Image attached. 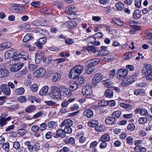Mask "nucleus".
<instances>
[{"instance_id": "e2e57ef3", "label": "nucleus", "mask_w": 152, "mask_h": 152, "mask_svg": "<svg viewBox=\"0 0 152 152\" xmlns=\"http://www.w3.org/2000/svg\"><path fill=\"white\" fill-rule=\"evenodd\" d=\"M26 130L23 128H21L18 130V134L21 136H23L26 133Z\"/></svg>"}, {"instance_id": "6ab92c4d", "label": "nucleus", "mask_w": 152, "mask_h": 152, "mask_svg": "<svg viewBox=\"0 0 152 152\" xmlns=\"http://www.w3.org/2000/svg\"><path fill=\"white\" fill-rule=\"evenodd\" d=\"M36 31L37 32H39L40 34H43L45 36H48L49 38H50L51 37L49 35L48 31L45 29H43L38 28L36 29Z\"/></svg>"}, {"instance_id": "393cba45", "label": "nucleus", "mask_w": 152, "mask_h": 152, "mask_svg": "<svg viewBox=\"0 0 152 152\" xmlns=\"http://www.w3.org/2000/svg\"><path fill=\"white\" fill-rule=\"evenodd\" d=\"M88 124V126L90 127H96L98 124V122L96 120H92L89 121Z\"/></svg>"}, {"instance_id": "3c124183", "label": "nucleus", "mask_w": 152, "mask_h": 152, "mask_svg": "<svg viewBox=\"0 0 152 152\" xmlns=\"http://www.w3.org/2000/svg\"><path fill=\"white\" fill-rule=\"evenodd\" d=\"M3 149L5 151H8L9 150L10 145L8 142H7L3 144L2 145Z\"/></svg>"}, {"instance_id": "f8f14e48", "label": "nucleus", "mask_w": 152, "mask_h": 152, "mask_svg": "<svg viewBox=\"0 0 152 152\" xmlns=\"http://www.w3.org/2000/svg\"><path fill=\"white\" fill-rule=\"evenodd\" d=\"M65 129H59L57 130L56 132V135L55 136L56 138H58L59 137L63 138L65 137L66 132H65Z\"/></svg>"}, {"instance_id": "774afa93", "label": "nucleus", "mask_w": 152, "mask_h": 152, "mask_svg": "<svg viewBox=\"0 0 152 152\" xmlns=\"http://www.w3.org/2000/svg\"><path fill=\"white\" fill-rule=\"evenodd\" d=\"M96 39L101 38L103 36V34L102 33L99 32L94 35Z\"/></svg>"}, {"instance_id": "c03bdc74", "label": "nucleus", "mask_w": 152, "mask_h": 152, "mask_svg": "<svg viewBox=\"0 0 152 152\" xmlns=\"http://www.w3.org/2000/svg\"><path fill=\"white\" fill-rule=\"evenodd\" d=\"M121 85L123 86H126L130 84L128 80V77L122 80L121 83Z\"/></svg>"}, {"instance_id": "09e8293b", "label": "nucleus", "mask_w": 152, "mask_h": 152, "mask_svg": "<svg viewBox=\"0 0 152 152\" xmlns=\"http://www.w3.org/2000/svg\"><path fill=\"white\" fill-rule=\"evenodd\" d=\"M51 91L56 93H60V89L57 87L55 86H51L50 87Z\"/></svg>"}, {"instance_id": "0e129e2a", "label": "nucleus", "mask_w": 152, "mask_h": 152, "mask_svg": "<svg viewBox=\"0 0 152 152\" xmlns=\"http://www.w3.org/2000/svg\"><path fill=\"white\" fill-rule=\"evenodd\" d=\"M132 57V53L131 52L126 53L123 57V58L125 60H127Z\"/></svg>"}, {"instance_id": "f3484780", "label": "nucleus", "mask_w": 152, "mask_h": 152, "mask_svg": "<svg viewBox=\"0 0 152 152\" xmlns=\"http://www.w3.org/2000/svg\"><path fill=\"white\" fill-rule=\"evenodd\" d=\"M12 45L11 42H4L0 44V50L8 48H10Z\"/></svg>"}, {"instance_id": "680f3d73", "label": "nucleus", "mask_w": 152, "mask_h": 152, "mask_svg": "<svg viewBox=\"0 0 152 152\" xmlns=\"http://www.w3.org/2000/svg\"><path fill=\"white\" fill-rule=\"evenodd\" d=\"M67 14H68V16L67 17H68L69 19L72 20L75 18L76 15L75 13H73L67 12Z\"/></svg>"}, {"instance_id": "c9c22d12", "label": "nucleus", "mask_w": 152, "mask_h": 152, "mask_svg": "<svg viewBox=\"0 0 152 152\" xmlns=\"http://www.w3.org/2000/svg\"><path fill=\"white\" fill-rule=\"evenodd\" d=\"M134 94L137 95L143 96L145 94L144 90L143 89H137L134 91Z\"/></svg>"}, {"instance_id": "7ed1b4c3", "label": "nucleus", "mask_w": 152, "mask_h": 152, "mask_svg": "<svg viewBox=\"0 0 152 152\" xmlns=\"http://www.w3.org/2000/svg\"><path fill=\"white\" fill-rule=\"evenodd\" d=\"M14 60H16L20 59L21 61H27L29 62L30 58L28 56V54L26 52H22L18 54L16 53L13 56Z\"/></svg>"}, {"instance_id": "2f4dec72", "label": "nucleus", "mask_w": 152, "mask_h": 152, "mask_svg": "<svg viewBox=\"0 0 152 152\" xmlns=\"http://www.w3.org/2000/svg\"><path fill=\"white\" fill-rule=\"evenodd\" d=\"M110 136L107 134L103 135L100 138V140L101 141L106 142L110 140Z\"/></svg>"}, {"instance_id": "4468645a", "label": "nucleus", "mask_w": 152, "mask_h": 152, "mask_svg": "<svg viewBox=\"0 0 152 152\" xmlns=\"http://www.w3.org/2000/svg\"><path fill=\"white\" fill-rule=\"evenodd\" d=\"M23 66V63L21 64H15L10 69V70L12 72L18 71Z\"/></svg>"}, {"instance_id": "f03ea898", "label": "nucleus", "mask_w": 152, "mask_h": 152, "mask_svg": "<svg viewBox=\"0 0 152 152\" xmlns=\"http://www.w3.org/2000/svg\"><path fill=\"white\" fill-rule=\"evenodd\" d=\"M60 93H56L51 92L50 94V96L53 99L57 100L60 99L61 96L66 97V88L64 86H61V87Z\"/></svg>"}, {"instance_id": "58836bf2", "label": "nucleus", "mask_w": 152, "mask_h": 152, "mask_svg": "<svg viewBox=\"0 0 152 152\" xmlns=\"http://www.w3.org/2000/svg\"><path fill=\"white\" fill-rule=\"evenodd\" d=\"M67 23H68L69 28H74L77 25V23L76 22L72 20L68 21Z\"/></svg>"}, {"instance_id": "b1692460", "label": "nucleus", "mask_w": 152, "mask_h": 152, "mask_svg": "<svg viewBox=\"0 0 152 152\" xmlns=\"http://www.w3.org/2000/svg\"><path fill=\"white\" fill-rule=\"evenodd\" d=\"M100 50V55L101 56H103L107 54L109 51L107 49L106 47L104 46H101Z\"/></svg>"}, {"instance_id": "c756f323", "label": "nucleus", "mask_w": 152, "mask_h": 152, "mask_svg": "<svg viewBox=\"0 0 152 152\" xmlns=\"http://www.w3.org/2000/svg\"><path fill=\"white\" fill-rule=\"evenodd\" d=\"M128 80L130 84L134 82L137 79V74H134L130 76L127 77Z\"/></svg>"}, {"instance_id": "20e7f679", "label": "nucleus", "mask_w": 152, "mask_h": 152, "mask_svg": "<svg viewBox=\"0 0 152 152\" xmlns=\"http://www.w3.org/2000/svg\"><path fill=\"white\" fill-rule=\"evenodd\" d=\"M8 114L2 113L0 116V125L2 126L6 125L7 122L10 121L12 118V117L9 116L7 117Z\"/></svg>"}, {"instance_id": "37998d69", "label": "nucleus", "mask_w": 152, "mask_h": 152, "mask_svg": "<svg viewBox=\"0 0 152 152\" xmlns=\"http://www.w3.org/2000/svg\"><path fill=\"white\" fill-rule=\"evenodd\" d=\"M25 91V89L22 87L17 89L15 90V93L18 95H21L24 93Z\"/></svg>"}, {"instance_id": "39448f33", "label": "nucleus", "mask_w": 152, "mask_h": 152, "mask_svg": "<svg viewBox=\"0 0 152 152\" xmlns=\"http://www.w3.org/2000/svg\"><path fill=\"white\" fill-rule=\"evenodd\" d=\"M103 79V76L99 73L96 74L92 79V83L95 86H97V83L100 82Z\"/></svg>"}, {"instance_id": "a878e982", "label": "nucleus", "mask_w": 152, "mask_h": 152, "mask_svg": "<svg viewBox=\"0 0 152 152\" xmlns=\"http://www.w3.org/2000/svg\"><path fill=\"white\" fill-rule=\"evenodd\" d=\"M115 7L118 11H121L124 8V4L121 2H117L115 5Z\"/></svg>"}, {"instance_id": "de8ad7c7", "label": "nucleus", "mask_w": 152, "mask_h": 152, "mask_svg": "<svg viewBox=\"0 0 152 152\" xmlns=\"http://www.w3.org/2000/svg\"><path fill=\"white\" fill-rule=\"evenodd\" d=\"M68 13H73V12L76 11L77 10L76 8L73 6H71L68 7Z\"/></svg>"}, {"instance_id": "338daca9", "label": "nucleus", "mask_w": 152, "mask_h": 152, "mask_svg": "<svg viewBox=\"0 0 152 152\" xmlns=\"http://www.w3.org/2000/svg\"><path fill=\"white\" fill-rule=\"evenodd\" d=\"M84 133L83 132H78L75 138L76 139H79L84 136Z\"/></svg>"}, {"instance_id": "052dcab7", "label": "nucleus", "mask_w": 152, "mask_h": 152, "mask_svg": "<svg viewBox=\"0 0 152 152\" xmlns=\"http://www.w3.org/2000/svg\"><path fill=\"white\" fill-rule=\"evenodd\" d=\"M28 68L30 71H34L37 69V67L35 64H31L29 66Z\"/></svg>"}, {"instance_id": "a19ab883", "label": "nucleus", "mask_w": 152, "mask_h": 152, "mask_svg": "<svg viewBox=\"0 0 152 152\" xmlns=\"http://www.w3.org/2000/svg\"><path fill=\"white\" fill-rule=\"evenodd\" d=\"M113 92L110 89H108L105 91L104 95L106 97L110 98L113 96Z\"/></svg>"}, {"instance_id": "ea45409f", "label": "nucleus", "mask_w": 152, "mask_h": 152, "mask_svg": "<svg viewBox=\"0 0 152 152\" xmlns=\"http://www.w3.org/2000/svg\"><path fill=\"white\" fill-rule=\"evenodd\" d=\"M36 107L34 105H30L27 107L25 109V111L27 113H29L34 110L36 109Z\"/></svg>"}, {"instance_id": "423d86ee", "label": "nucleus", "mask_w": 152, "mask_h": 152, "mask_svg": "<svg viewBox=\"0 0 152 152\" xmlns=\"http://www.w3.org/2000/svg\"><path fill=\"white\" fill-rule=\"evenodd\" d=\"M94 65L93 61L89 62L88 65L85 67L86 73L88 74L92 73L94 70Z\"/></svg>"}, {"instance_id": "5fc2aeb1", "label": "nucleus", "mask_w": 152, "mask_h": 152, "mask_svg": "<svg viewBox=\"0 0 152 152\" xmlns=\"http://www.w3.org/2000/svg\"><path fill=\"white\" fill-rule=\"evenodd\" d=\"M98 104L100 107L105 106L108 105V101L103 100L98 102Z\"/></svg>"}, {"instance_id": "72a5a7b5", "label": "nucleus", "mask_w": 152, "mask_h": 152, "mask_svg": "<svg viewBox=\"0 0 152 152\" xmlns=\"http://www.w3.org/2000/svg\"><path fill=\"white\" fill-rule=\"evenodd\" d=\"M43 59L42 56H40V54L37 53L35 56V61L36 64H39L41 61Z\"/></svg>"}, {"instance_id": "603ef678", "label": "nucleus", "mask_w": 152, "mask_h": 152, "mask_svg": "<svg viewBox=\"0 0 152 152\" xmlns=\"http://www.w3.org/2000/svg\"><path fill=\"white\" fill-rule=\"evenodd\" d=\"M126 142L129 145H131L133 144V140L132 137L129 136L126 138Z\"/></svg>"}, {"instance_id": "864d4df0", "label": "nucleus", "mask_w": 152, "mask_h": 152, "mask_svg": "<svg viewBox=\"0 0 152 152\" xmlns=\"http://www.w3.org/2000/svg\"><path fill=\"white\" fill-rule=\"evenodd\" d=\"M39 126L38 125H35L31 128V130L32 132L35 133H37L39 130Z\"/></svg>"}, {"instance_id": "5701e85b", "label": "nucleus", "mask_w": 152, "mask_h": 152, "mask_svg": "<svg viewBox=\"0 0 152 152\" xmlns=\"http://www.w3.org/2000/svg\"><path fill=\"white\" fill-rule=\"evenodd\" d=\"M84 115L88 118L92 117L94 114L92 110L90 109H87L84 112Z\"/></svg>"}, {"instance_id": "473e14b6", "label": "nucleus", "mask_w": 152, "mask_h": 152, "mask_svg": "<svg viewBox=\"0 0 152 152\" xmlns=\"http://www.w3.org/2000/svg\"><path fill=\"white\" fill-rule=\"evenodd\" d=\"M146 37L149 40L148 44L152 46V32H147L146 33Z\"/></svg>"}, {"instance_id": "a211bd4d", "label": "nucleus", "mask_w": 152, "mask_h": 152, "mask_svg": "<svg viewBox=\"0 0 152 152\" xmlns=\"http://www.w3.org/2000/svg\"><path fill=\"white\" fill-rule=\"evenodd\" d=\"M12 9L16 12H22L24 11L23 8L19 4L17 5H14L12 7Z\"/></svg>"}, {"instance_id": "7c9ffc66", "label": "nucleus", "mask_w": 152, "mask_h": 152, "mask_svg": "<svg viewBox=\"0 0 152 152\" xmlns=\"http://www.w3.org/2000/svg\"><path fill=\"white\" fill-rule=\"evenodd\" d=\"M58 126L57 122L53 121H50L48 123V126L49 128H55Z\"/></svg>"}, {"instance_id": "f257e3e1", "label": "nucleus", "mask_w": 152, "mask_h": 152, "mask_svg": "<svg viewBox=\"0 0 152 152\" xmlns=\"http://www.w3.org/2000/svg\"><path fill=\"white\" fill-rule=\"evenodd\" d=\"M83 70V66L77 65L73 67L70 70L68 76L70 78H75L77 77L82 73Z\"/></svg>"}, {"instance_id": "412c9836", "label": "nucleus", "mask_w": 152, "mask_h": 152, "mask_svg": "<svg viewBox=\"0 0 152 152\" xmlns=\"http://www.w3.org/2000/svg\"><path fill=\"white\" fill-rule=\"evenodd\" d=\"M48 90V87L45 86H43L39 91V94L41 96H44L46 94Z\"/></svg>"}, {"instance_id": "ddd939ff", "label": "nucleus", "mask_w": 152, "mask_h": 152, "mask_svg": "<svg viewBox=\"0 0 152 152\" xmlns=\"http://www.w3.org/2000/svg\"><path fill=\"white\" fill-rule=\"evenodd\" d=\"M106 124L109 125H114L116 124V120L112 116L108 117L105 119Z\"/></svg>"}, {"instance_id": "9b49d317", "label": "nucleus", "mask_w": 152, "mask_h": 152, "mask_svg": "<svg viewBox=\"0 0 152 152\" xmlns=\"http://www.w3.org/2000/svg\"><path fill=\"white\" fill-rule=\"evenodd\" d=\"M142 73L146 75L152 72V67L150 64H147L146 66H145L142 70Z\"/></svg>"}, {"instance_id": "2eb2a0df", "label": "nucleus", "mask_w": 152, "mask_h": 152, "mask_svg": "<svg viewBox=\"0 0 152 152\" xmlns=\"http://www.w3.org/2000/svg\"><path fill=\"white\" fill-rule=\"evenodd\" d=\"M62 74L60 72H57L53 74L52 80L54 82H57L60 80Z\"/></svg>"}, {"instance_id": "0eeeda50", "label": "nucleus", "mask_w": 152, "mask_h": 152, "mask_svg": "<svg viewBox=\"0 0 152 152\" xmlns=\"http://www.w3.org/2000/svg\"><path fill=\"white\" fill-rule=\"evenodd\" d=\"M127 74L128 70L126 69H120L118 70L117 72V78L120 80L124 78L127 75Z\"/></svg>"}, {"instance_id": "c85d7f7f", "label": "nucleus", "mask_w": 152, "mask_h": 152, "mask_svg": "<svg viewBox=\"0 0 152 152\" xmlns=\"http://www.w3.org/2000/svg\"><path fill=\"white\" fill-rule=\"evenodd\" d=\"M141 12L139 10H137L134 11V12L133 18L134 19H137L140 18L141 15Z\"/></svg>"}, {"instance_id": "6e6552de", "label": "nucleus", "mask_w": 152, "mask_h": 152, "mask_svg": "<svg viewBox=\"0 0 152 152\" xmlns=\"http://www.w3.org/2000/svg\"><path fill=\"white\" fill-rule=\"evenodd\" d=\"M91 87L89 86L83 87L82 89L83 94L85 96L90 95L92 93Z\"/></svg>"}, {"instance_id": "e433bc0d", "label": "nucleus", "mask_w": 152, "mask_h": 152, "mask_svg": "<svg viewBox=\"0 0 152 152\" xmlns=\"http://www.w3.org/2000/svg\"><path fill=\"white\" fill-rule=\"evenodd\" d=\"M102 83L104 85V86L106 87L110 88L112 87V84L109 80H103Z\"/></svg>"}, {"instance_id": "6e6d98bb", "label": "nucleus", "mask_w": 152, "mask_h": 152, "mask_svg": "<svg viewBox=\"0 0 152 152\" xmlns=\"http://www.w3.org/2000/svg\"><path fill=\"white\" fill-rule=\"evenodd\" d=\"M31 34H28L26 35L23 39V42H26L29 41L31 39Z\"/></svg>"}, {"instance_id": "8fccbe9b", "label": "nucleus", "mask_w": 152, "mask_h": 152, "mask_svg": "<svg viewBox=\"0 0 152 152\" xmlns=\"http://www.w3.org/2000/svg\"><path fill=\"white\" fill-rule=\"evenodd\" d=\"M66 59L65 58H58L55 59V60H53V61L56 64H58L61 62H64L66 61Z\"/></svg>"}, {"instance_id": "a18cd8bd", "label": "nucleus", "mask_w": 152, "mask_h": 152, "mask_svg": "<svg viewBox=\"0 0 152 152\" xmlns=\"http://www.w3.org/2000/svg\"><path fill=\"white\" fill-rule=\"evenodd\" d=\"M134 150L137 152H145L146 151V149L145 148L140 146H136L134 148Z\"/></svg>"}, {"instance_id": "4be33fe9", "label": "nucleus", "mask_w": 152, "mask_h": 152, "mask_svg": "<svg viewBox=\"0 0 152 152\" xmlns=\"http://www.w3.org/2000/svg\"><path fill=\"white\" fill-rule=\"evenodd\" d=\"M45 73V71L43 68H40L35 72V73L37 74V76L38 77H42Z\"/></svg>"}, {"instance_id": "69168bd1", "label": "nucleus", "mask_w": 152, "mask_h": 152, "mask_svg": "<svg viewBox=\"0 0 152 152\" xmlns=\"http://www.w3.org/2000/svg\"><path fill=\"white\" fill-rule=\"evenodd\" d=\"M36 100V97L33 96L31 95L28 98L27 100L29 102H30L32 103H34L35 100Z\"/></svg>"}, {"instance_id": "13d9d810", "label": "nucleus", "mask_w": 152, "mask_h": 152, "mask_svg": "<svg viewBox=\"0 0 152 152\" xmlns=\"http://www.w3.org/2000/svg\"><path fill=\"white\" fill-rule=\"evenodd\" d=\"M147 121V118L145 117L140 118L138 120V121L141 124L146 123Z\"/></svg>"}, {"instance_id": "4c0bfd02", "label": "nucleus", "mask_w": 152, "mask_h": 152, "mask_svg": "<svg viewBox=\"0 0 152 152\" xmlns=\"http://www.w3.org/2000/svg\"><path fill=\"white\" fill-rule=\"evenodd\" d=\"M78 85L76 81L73 82L70 85V89H71L72 90L74 91L78 88Z\"/></svg>"}, {"instance_id": "1a4fd4ad", "label": "nucleus", "mask_w": 152, "mask_h": 152, "mask_svg": "<svg viewBox=\"0 0 152 152\" xmlns=\"http://www.w3.org/2000/svg\"><path fill=\"white\" fill-rule=\"evenodd\" d=\"M1 89L3 93L6 95L9 96L11 93L10 87L7 85L3 84L1 86Z\"/></svg>"}, {"instance_id": "9d476101", "label": "nucleus", "mask_w": 152, "mask_h": 152, "mask_svg": "<svg viewBox=\"0 0 152 152\" xmlns=\"http://www.w3.org/2000/svg\"><path fill=\"white\" fill-rule=\"evenodd\" d=\"M46 39L45 37H42L39 38L35 43V45L38 48L41 49L42 48V45L46 42Z\"/></svg>"}, {"instance_id": "dca6fc26", "label": "nucleus", "mask_w": 152, "mask_h": 152, "mask_svg": "<svg viewBox=\"0 0 152 152\" xmlns=\"http://www.w3.org/2000/svg\"><path fill=\"white\" fill-rule=\"evenodd\" d=\"M96 38L94 37V36L93 37L90 36L87 38L88 41L91 44L95 45H99L100 44V42L99 41H96Z\"/></svg>"}, {"instance_id": "49530a36", "label": "nucleus", "mask_w": 152, "mask_h": 152, "mask_svg": "<svg viewBox=\"0 0 152 152\" xmlns=\"http://www.w3.org/2000/svg\"><path fill=\"white\" fill-rule=\"evenodd\" d=\"M9 72L6 69L2 71H0V77H6L9 75Z\"/></svg>"}, {"instance_id": "f704fd0d", "label": "nucleus", "mask_w": 152, "mask_h": 152, "mask_svg": "<svg viewBox=\"0 0 152 152\" xmlns=\"http://www.w3.org/2000/svg\"><path fill=\"white\" fill-rule=\"evenodd\" d=\"M121 115V112L120 111H116L113 112L112 114V116L115 119L119 118Z\"/></svg>"}, {"instance_id": "4d7b16f0", "label": "nucleus", "mask_w": 152, "mask_h": 152, "mask_svg": "<svg viewBox=\"0 0 152 152\" xmlns=\"http://www.w3.org/2000/svg\"><path fill=\"white\" fill-rule=\"evenodd\" d=\"M47 125L45 123H43L40 124L39 127V129L41 131L45 130L47 127Z\"/></svg>"}, {"instance_id": "bf43d9fd", "label": "nucleus", "mask_w": 152, "mask_h": 152, "mask_svg": "<svg viewBox=\"0 0 152 152\" xmlns=\"http://www.w3.org/2000/svg\"><path fill=\"white\" fill-rule=\"evenodd\" d=\"M105 58L106 59V60L108 62H110L114 60L115 59V58L113 56L108 55Z\"/></svg>"}, {"instance_id": "aec40b11", "label": "nucleus", "mask_w": 152, "mask_h": 152, "mask_svg": "<svg viewBox=\"0 0 152 152\" xmlns=\"http://www.w3.org/2000/svg\"><path fill=\"white\" fill-rule=\"evenodd\" d=\"M120 105L121 107L126 109L128 110H131L133 108L132 105L129 103L121 102L120 103Z\"/></svg>"}, {"instance_id": "bb28decb", "label": "nucleus", "mask_w": 152, "mask_h": 152, "mask_svg": "<svg viewBox=\"0 0 152 152\" xmlns=\"http://www.w3.org/2000/svg\"><path fill=\"white\" fill-rule=\"evenodd\" d=\"M112 22L115 23L120 26H124V23L123 21L119 18H115L113 19L112 20Z\"/></svg>"}, {"instance_id": "cd10ccee", "label": "nucleus", "mask_w": 152, "mask_h": 152, "mask_svg": "<svg viewBox=\"0 0 152 152\" xmlns=\"http://www.w3.org/2000/svg\"><path fill=\"white\" fill-rule=\"evenodd\" d=\"M85 80V77L83 76H80L78 77L76 81L79 86L82 85L84 83Z\"/></svg>"}, {"instance_id": "79ce46f5", "label": "nucleus", "mask_w": 152, "mask_h": 152, "mask_svg": "<svg viewBox=\"0 0 152 152\" xmlns=\"http://www.w3.org/2000/svg\"><path fill=\"white\" fill-rule=\"evenodd\" d=\"M18 100L21 103H25L27 101V99L25 96H21L18 98Z\"/></svg>"}]
</instances>
